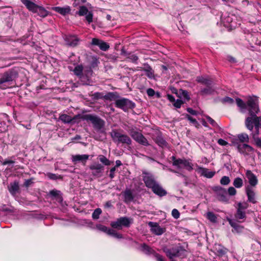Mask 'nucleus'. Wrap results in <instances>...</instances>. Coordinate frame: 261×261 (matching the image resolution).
<instances>
[{
    "instance_id": "bf43d9fd",
    "label": "nucleus",
    "mask_w": 261,
    "mask_h": 261,
    "mask_svg": "<svg viewBox=\"0 0 261 261\" xmlns=\"http://www.w3.org/2000/svg\"><path fill=\"white\" fill-rule=\"evenodd\" d=\"M116 167H114L113 168H112L110 170V174H109V177L112 179L115 176V171H116Z\"/></svg>"
},
{
    "instance_id": "6e6d98bb",
    "label": "nucleus",
    "mask_w": 261,
    "mask_h": 261,
    "mask_svg": "<svg viewBox=\"0 0 261 261\" xmlns=\"http://www.w3.org/2000/svg\"><path fill=\"white\" fill-rule=\"evenodd\" d=\"M172 215L174 218L178 219L179 217L180 214L177 210L173 209L172 211Z\"/></svg>"
},
{
    "instance_id": "cd10ccee",
    "label": "nucleus",
    "mask_w": 261,
    "mask_h": 261,
    "mask_svg": "<svg viewBox=\"0 0 261 261\" xmlns=\"http://www.w3.org/2000/svg\"><path fill=\"white\" fill-rule=\"evenodd\" d=\"M144 66L142 70L146 72V75L150 79L153 78L154 77L153 70L148 64L144 65Z\"/></svg>"
},
{
    "instance_id": "58836bf2",
    "label": "nucleus",
    "mask_w": 261,
    "mask_h": 261,
    "mask_svg": "<svg viewBox=\"0 0 261 261\" xmlns=\"http://www.w3.org/2000/svg\"><path fill=\"white\" fill-rule=\"evenodd\" d=\"M233 185L236 188H241L243 185V179L240 177L234 178L233 181Z\"/></svg>"
},
{
    "instance_id": "39448f33",
    "label": "nucleus",
    "mask_w": 261,
    "mask_h": 261,
    "mask_svg": "<svg viewBox=\"0 0 261 261\" xmlns=\"http://www.w3.org/2000/svg\"><path fill=\"white\" fill-rule=\"evenodd\" d=\"M197 82L203 84L206 86L205 88L200 91V93L202 95L212 94L214 92L215 89L212 86L213 81L208 77H198L197 78Z\"/></svg>"
},
{
    "instance_id": "f257e3e1",
    "label": "nucleus",
    "mask_w": 261,
    "mask_h": 261,
    "mask_svg": "<svg viewBox=\"0 0 261 261\" xmlns=\"http://www.w3.org/2000/svg\"><path fill=\"white\" fill-rule=\"evenodd\" d=\"M236 103L242 112L244 113L247 110L248 111L250 116L246 119V126L251 131H252L254 126L255 130L252 133V137L254 141L259 139V128H261V116H256L259 111L258 97L254 95L249 96L246 103L241 98H237Z\"/></svg>"
},
{
    "instance_id": "e433bc0d",
    "label": "nucleus",
    "mask_w": 261,
    "mask_h": 261,
    "mask_svg": "<svg viewBox=\"0 0 261 261\" xmlns=\"http://www.w3.org/2000/svg\"><path fill=\"white\" fill-rule=\"evenodd\" d=\"M83 67L81 65L76 66L73 70L74 74L79 76L80 78H81L83 75Z\"/></svg>"
},
{
    "instance_id": "ddd939ff",
    "label": "nucleus",
    "mask_w": 261,
    "mask_h": 261,
    "mask_svg": "<svg viewBox=\"0 0 261 261\" xmlns=\"http://www.w3.org/2000/svg\"><path fill=\"white\" fill-rule=\"evenodd\" d=\"M89 169L91 171V175L95 177H100L102 176L104 167L99 163H94L89 166Z\"/></svg>"
},
{
    "instance_id": "69168bd1",
    "label": "nucleus",
    "mask_w": 261,
    "mask_h": 261,
    "mask_svg": "<svg viewBox=\"0 0 261 261\" xmlns=\"http://www.w3.org/2000/svg\"><path fill=\"white\" fill-rule=\"evenodd\" d=\"M255 144L258 147H261V138L254 141Z\"/></svg>"
},
{
    "instance_id": "49530a36",
    "label": "nucleus",
    "mask_w": 261,
    "mask_h": 261,
    "mask_svg": "<svg viewBox=\"0 0 261 261\" xmlns=\"http://www.w3.org/2000/svg\"><path fill=\"white\" fill-rule=\"evenodd\" d=\"M101 213L102 211L100 208L95 209L92 214V218L95 220L98 219L99 218V216Z\"/></svg>"
},
{
    "instance_id": "a878e982",
    "label": "nucleus",
    "mask_w": 261,
    "mask_h": 261,
    "mask_svg": "<svg viewBox=\"0 0 261 261\" xmlns=\"http://www.w3.org/2000/svg\"><path fill=\"white\" fill-rule=\"evenodd\" d=\"M215 253L219 256H222L227 253V249L220 244H215L214 247Z\"/></svg>"
},
{
    "instance_id": "338daca9",
    "label": "nucleus",
    "mask_w": 261,
    "mask_h": 261,
    "mask_svg": "<svg viewBox=\"0 0 261 261\" xmlns=\"http://www.w3.org/2000/svg\"><path fill=\"white\" fill-rule=\"evenodd\" d=\"M14 163L15 162L12 160H5L4 162H3L2 165H6L9 164H14Z\"/></svg>"
},
{
    "instance_id": "20e7f679",
    "label": "nucleus",
    "mask_w": 261,
    "mask_h": 261,
    "mask_svg": "<svg viewBox=\"0 0 261 261\" xmlns=\"http://www.w3.org/2000/svg\"><path fill=\"white\" fill-rule=\"evenodd\" d=\"M83 120L90 121L97 130H101L105 125V121L99 117L91 114H85L81 117Z\"/></svg>"
},
{
    "instance_id": "e2e57ef3",
    "label": "nucleus",
    "mask_w": 261,
    "mask_h": 261,
    "mask_svg": "<svg viewBox=\"0 0 261 261\" xmlns=\"http://www.w3.org/2000/svg\"><path fill=\"white\" fill-rule=\"evenodd\" d=\"M218 143L219 145L225 146L228 144V143L222 139H219L218 140Z\"/></svg>"
},
{
    "instance_id": "a19ab883",
    "label": "nucleus",
    "mask_w": 261,
    "mask_h": 261,
    "mask_svg": "<svg viewBox=\"0 0 261 261\" xmlns=\"http://www.w3.org/2000/svg\"><path fill=\"white\" fill-rule=\"evenodd\" d=\"M238 138L241 142H249V136L247 134L243 133L238 135Z\"/></svg>"
},
{
    "instance_id": "393cba45",
    "label": "nucleus",
    "mask_w": 261,
    "mask_h": 261,
    "mask_svg": "<svg viewBox=\"0 0 261 261\" xmlns=\"http://www.w3.org/2000/svg\"><path fill=\"white\" fill-rule=\"evenodd\" d=\"M51 9L62 15H66L70 12L71 9L69 6H66V7H54Z\"/></svg>"
},
{
    "instance_id": "aec40b11",
    "label": "nucleus",
    "mask_w": 261,
    "mask_h": 261,
    "mask_svg": "<svg viewBox=\"0 0 261 261\" xmlns=\"http://www.w3.org/2000/svg\"><path fill=\"white\" fill-rule=\"evenodd\" d=\"M89 155L88 154H77L72 156L71 159L72 162L75 164L78 162H81L83 165H85L87 161L89 159Z\"/></svg>"
},
{
    "instance_id": "6ab92c4d",
    "label": "nucleus",
    "mask_w": 261,
    "mask_h": 261,
    "mask_svg": "<svg viewBox=\"0 0 261 261\" xmlns=\"http://www.w3.org/2000/svg\"><path fill=\"white\" fill-rule=\"evenodd\" d=\"M246 176L248 180L250 187H255L258 184V179L256 176L250 170H247L246 171Z\"/></svg>"
},
{
    "instance_id": "a211bd4d",
    "label": "nucleus",
    "mask_w": 261,
    "mask_h": 261,
    "mask_svg": "<svg viewBox=\"0 0 261 261\" xmlns=\"http://www.w3.org/2000/svg\"><path fill=\"white\" fill-rule=\"evenodd\" d=\"M148 225L151 227V231L156 235H161L165 231V228L161 227L157 223L149 222Z\"/></svg>"
},
{
    "instance_id": "f03ea898",
    "label": "nucleus",
    "mask_w": 261,
    "mask_h": 261,
    "mask_svg": "<svg viewBox=\"0 0 261 261\" xmlns=\"http://www.w3.org/2000/svg\"><path fill=\"white\" fill-rule=\"evenodd\" d=\"M143 180L145 186L151 189L156 195L162 197L167 194V192L156 181L154 175L151 173L143 171Z\"/></svg>"
},
{
    "instance_id": "4be33fe9",
    "label": "nucleus",
    "mask_w": 261,
    "mask_h": 261,
    "mask_svg": "<svg viewBox=\"0 0 261 261\" xmlns=\"http://www.w3.org/2000/svg\"><path fill=\"white\" fill-rule=\"evenodd\" d=\"M81 116L78 115L72 118L67 114H62L60 116L59 119L64 123H74L76 122V118L78 117L81 118Z\"/></svg>"
},
{
    "instance_id": "7c9ffc66",
    "label": "nucleus",
    "mask_w": 261,
    "mask_h": 261,
    "mask_svg": "<svg viewBox=\"0 0 261 261\" xmlns=\"http://www.w3.org/2000/svg\"><path fill=\"white\" fill-rule=\"evenodd\" d=\"M227 220L231 226L237 231H241L243 229V227L239 225L234 220L231 219H227Z\"/></svg>"
},
{
    "instance_id": "b1692460",
    "label": "nucleus",
    "mask_w": 261,
    "mask_h": 261,
    "mask_svg": "<svg viewBox=\"0 0 261 261\" xmlns=\"http://www.w3.org/2000/svg\"><path fill=\"white\" fill-rule=\"evenodd\" d=\"M21 2L30 11L33 13L36 12L38 9L39 6L30 0H21Z\"/></svg>"
},
{
    "instance_id": "c756f323",
    "label": "nucleus",
    "mask_w": 261,
    "mask_h": 261,
    "mask_svg": "<svg viewBox=\"0 0 261 261\" xmlns=\"http://www.w3.org/2000/svg\"><path fill=\"white\" fill-rule=\"evenodd\" d=\"M141 246L142 247L141 251L147 254H154V253H155L151 247L145 243L142 244Z\"/></svg>"
},
{
    "instance_id": "13d9d810",
    "label": "nucleus",
    "mask_w": 261,
    "mask_h": 261,
    "mask_svg": "<svg viewBox=\"0 0 261 261\" xmlns=\"http://www.w3.org/2000/svg\"><path fill=\"white\" fill-rule=\"evenodd\" d=\"M93 96L94 98L96 99L103 98V96L102 95V94L100 92H96L93 94Z\"/></svg>"
},
{
    "instance_id": "c9c22d12",
    "label": "nucleus",
    "mask_w": 261,
    "mask_h": 261,
    "mask_svg": "<svg viewBox=\"0 0 261 261\" xmlns=\"http://www.w3.org/2000/svg\"><path fill=\"white\" fill-rule=\"evenodd\" d=\"M206 217L212 223H216L217 221V217L216 215L213 212H207L206 214Z\"/></svg>"
},
{
    "instance_id": "052dcab7",
    "label": "nucleus",
    "mask_w": 261,
    "mask_h": 261,
    "mask_svg": "<svg viewBox=\"0 0 261 261\" xmlns=\"http://www.w3.org/2000/svg\"><path fill=\"white\" fill-rule=\"evenodd\" d=\"M147 94L149 96H153L155 94V91L151 88L147 90Z\"/></svg>"
},
{
    "instance_id": "1a4fd4ad",
    "label": "nucleus",
    "mask_w": 261,
    "mask_h": 261,
    "mask_svg": "<svg viewBox=\"0 0 261 261\" xmlns=\"http://www.w3.org/2000/svg\"><path fill=\"white\" fill-rule=\"evenodd\" d=\"M173 165L180 169H186L188 170L192 169V164L185 159H176L174 156L171 157Z\"/></svg>"
},
{
    "instance_id": "0eeeda50",
    "label": "nucleus",
    "mask_w": 261,
    "mask_h": 261,
    "mask_svg": "<svg viewBox=\"0 0 261 261\" xmlns=\"http://www.w3.org/2000/svg\"><path fill=\"white\" fill-rule=\"evenodd\" d=\"M129 133L132 138L138 143L144 146L150 145L147 139L140 132L136 131L134 129L132 128L129 130Z\"/></svg>"
},
{
    "instance_id": "37998d69",
    "label": "nucleus",
    "mask_w": 261,
    "mask_h": 261,
    "mask_svg": "<svg viewBox=\"0 0 261 261\" xmlns=\"http://www.w3.org/2000/svg\"><path fill=\"white\" fill-rule=\"evenodd\" d=\"M108 234L112 236L113 237L117 239L122 238V235L121 234L117 233L116 230L113 229H109V231H108Z\"/></svg>"
},
{
    "instance_id": "ea45409f",
    "label": "nucleus",
    "mask_w": 261,
    "mask_h": 261,
    "mask_svg": "<svg viewBox=\"0 0 261 261\" xmlns=\"http://www.w3.org/2000/svg\"><path fill=\"white\" fill-rule=\"evenodd\" d=\"M124 196L125 198V201H130L133 200V196L130 190H126L124 193Z\"/></svg>"
},
{
    "instance_id": "f3484780",
    "label": "nucleus",
    "mask_w": 261,
    "mask_h": 261,
    "mask_svg": "<svg viewBox=\"0 0 261 261\" xmlns=\"http://www.w3.org/2000/svg\"><path fill=\"white\" fill-rule=\"evenodd\" d=\"M66 44L71 47H75L77 46L80 41V39L75 35H66L64 38Z\"/></svg>"
},
{
    "instance_id": "9b49d317",
    "label": "nucleus",
    "mask_w": 261,
    "mask_h": 261,
    "mask_svg": "<svg viewBox=\"0 0 261 261\" xmlns=\"http://www.w3.org/2000/svg\"><path fill=\"white\" fill-rule=\"evenodd\" d=\"M131 222L130 219L126 217H120L117 219L116 221L111 223V226L115 229L120 230L122 227H128Z\"/></svg>"
},
{
    "instance_id": "423d86ee",
    "label": "nucleus",
    "mask_w": 261,
    "mask_h": 261,
    "mask_svg": "<svg viewBox=\"0 0 261 261\" xmlns=\"http://www.w3.org/2000/svg\"><path fill=\"white\" fill-rule=\"evenodd\" d=\"M115 105L116 107L122 109L125 112H128L129 109H134L136 107L135 102L126 98L116 100Z\"/></svg>"
},
{
    "instance_id": "5701e85b",
    "label": "nucleus",
    "mask_w": 261,
    "mask_h": 261,
    "mask_svg": "<svg viewBox=\"0 0 261 261\" xmlns=\"http://www.w3.org/2000/svg\"><path fill=\"white\" fill-rule=\"evenodd\" d=\"M91 44L98 46L100 49L103 51L107 50L110 47L108 43L97 38H93Z\"/></svg>"
},
{
    "instance_id": "72a5a7b5",
    "label": "nucleus",
    "mask_w": 261,
    "mask_h": 261,
    "mask_svg": "<svg viewBox=\"0 0 261 261\" xmlns=\"http://www.w3.org/2000/svg\"><path fill=\"white\" fill-rule=\"evenodd\" d=\"M18 189L19 186L18 182H14L10 184V187H9V190L11 193L13 194H15Z\"/></svg>"
},
{
    "instance_id": "dca6fc26",
    "label": "nucleus",
    "mask_w": 261,
    "mask_h": 261,
    "mask_svg": "<svg viewBox=\"0 0 261 261\" xmlns=\"http://www.w3.org/2000/svg\"><path fill=\"white\" fill-rule=\"evenodd\" d=\"M237 148L239 152L244 155H250L254 152V149L246 144H239Z\"/></svg>"
},
{
    "instance_id": "680f3d73",
    "label": "nucleus",
    "mask_w": 261,
    "mask_h": 261,
    "mask_svg": "<svg viewBox=\"0 0 261 261\" xmlns=\"http://www.w3.org/2000/svg\"><path fill=\"white\" fill-rule=\"evenodd\" d=\"M154 255L158 261H164L163 256L160 254L155 252L154 253Z\"/></svg>"
},
{
    "instance_id": "4c0bfd02",
    "label": "nucleus",
    "mask_w": 261,
    "mask_h": 261,
    "mask_svg": "<svg viewBox=\"0 0 261 261\" xmlns=\"http://www.w3.org/2000/svg\"><path fill=\"white\" fill-rule=\"evenodd\" d=\"M235 218L237 219H243L246 218V213L245 211L237 208L235 214Z\"/></svg>"
},
{
    "instance_id": "a18cd8bd",
    "label": "nucleus",
    "mask_w": 261,
    "mask_h": 261,
    "mask_svg": "<svg viewBox=\"0 0 261 261\" xmlns=\"http://www.w3.org/2000/svg\"><path fill=\"white\" fill-rule=\"evenodd\" d=\"M46 175L49 179H53V180L62 179V176L61 175L51 173H47Z\"/></svg>"
},
{
    "instance_id": "8fccbe9b",
    "label": "nucleus",
    "mask_w": 261,
    "mask_h": 261,
    "mask_svg": "<svg viewBox=\"0 0 261 261\" xmlns=\"http://www.w3.org/2000/svg\"><path fill=\"white\" fill-rule=\"evenodd\" d=\"M96 228L98 230L104 232L108 234V231H109L110 228H108L107 226L101 225L98 224L96 225Z\"/></svg>"
},
{
    "instance_id": "0e129e2a",
    "label": "nucleus",
    "mask_w": 261,
    "mask_h": 261,
    "mask_svg": "<svg viewBox=\"0 0 261 261\" xmlns=\"http://www.w3.org/2000/svg\"><path fill=\"white\" fill-rule=\"evenodd\" d=\"M167 98L171 102H172V103H173L175 101V98L174 97V96H173L172 95H170V94H167Z\"/></svg>"
},
{
    "instance_id": "09e8293b",
    "label": "nucleus",
    "mask_w": 261,
    "mask_h": 261,
    "mask_svg": "<svg viewBox=\"0 0 261 261\" xmlns=\"http://www.w3.org/2000/svg\"><path fill=\"white\" fill-rule=\"evenodd\" d=\"M230 181L229 177L226 176H223L220 179V184L222 185H227L229 184Z\"/></svg>"
},
{
    "instance_id": "c03bdc74",
    "label": "nucleus",
    "mask_w": 261,
    "mask_h": 261,
    "mask_svg": "<svg viewBox=\"0 0 261 261\" xmlns=\"http://www.w3.org/2000/svg\"><path fill=\"white\" fill-rule=\"evenodd\" d=\"M88 13L87 8L84 6L80 7L79 11L76 12L80 16H84Z\"/></svg>"
},
{
    "instance_id": "473e14b6",
    "label": "nucleus",
    "mask_w": 261,
    "mask_h": 261,
    "mask_svg": "<svg viewBox=\"0 0 261 261\" xmlns=\"http://www.w3.org/2000/svg\"><path fill=\"white\" fill-rule=\"evenodd\" d=\"M39 16L42 17H45L48 15V12L43 7L39 6L38 9L36 10V12Z\"/></svg>"
},
{
    "instance_id": "4468645a",
    "label": "nucleus",
    "mask_w": 261,
    "mask_h": 261,
    "mask_svg": "<svg viewBox=\"0 0 261 261\" xmlns=\"http://www.w3.org/2000/svg\"><path fill=\"white\" fill-rule=\"evenodd\" d=\"M151 138L159 146L162 148L168 147V144L163 138L161 132H157L156 133L153 134L151 135Z\"/></svg>"
},
{
    "instance_id": "7ed1b4c3",
    "label": "nucleus",
    "mask_w": 261,
    "mask_h": 261,
    "mask_svg": "<svg viewBox=\"0 0 261 261\" xmlns=\"http://www.w3.org/2000/svg\"><path fill=\"white\" fill-rule=\"evenodd\" d=\"M110 136L113 141L117 143L122 145H130L132 141L130 138L126 134H122L119 129H114L110 133Z\"/></svg>"
},
{
    "instance_id": "de8ad7c7",
    "label": "nucleus",
    "mask_w": 261,
    "mask_h": 261,
    "mask_svg": "<svg viewBox=\"0 0 261 261\" xmlns=\"http://www.w3.org/2000/svg\"><path fill=\"white\" fill-rule=\"evenodd\" d=\"M249 205L246 202H239L238 203V208L241 210L245 211L248 207Z\"/></svg>"
},
{
    "instance_id": "2f4dec72",
    "label": "nucleus",
    "mask_w": 261,
    "mask_h": 261,
    "mask_svg": "<svg viewBox=\"0 0 261 261\" xmlns=\"http://www.w3.org/2000/svg\"><path fill=\"white\" fill-rule=\"evenodd\" d=\"M122 54L127 56V58L133 62H136L138 60V57L135 54L130 53L127 54L123 49L121 50Z\"/></svg>"
},
{
    "instance_id": "3c124183",
    "label": "nucleus",
    "mask_w": 261,
    "mask_h": 261,
    "mask_svg": "<svg viewBox=\"0 0 261 261\" xmlns=\"http://www.w3.org/2000/svg\"><path fill=\"white\" fill-rule=\"evenodd\" d=\"M206 119L208 121V122L214 127L219 128V125L218 124L215 122V121L212 118H211L209 116L206 117Z\"/></svg>"
},
{
    "instance_id": "412c9836",
    "label": "nucleus",
    "mask_w": 261,
    "mask_h": 261,
    "mask_svg": "<svg viewBox=\"0 0 261 261\" xmlns=\"http://www.w3.org/2000/svg\"><path fill=\"white\" fill-rule=\"evenodd\" d=\"M197 171L201 176L207 178H212L216 174L215 171H210L208 169L203 167H198Z\"/></svg>"
},
{
    "instance_id": "4d7b16f0",
    "label": "nucleus",
    "mask_w": 261,
    "mask_h": 261,
    "mask_svg": "<svg viewBox=\"0 0 261 261\" xmlns=\"http://www.w3.org/2000/svg\"><path fill=\"white\" fill-rule=\"evenodd\" d=\"M223 102L228 103H233L234 102V100L232 98H230L229 97H225L222 100Z\"/></svg>"
},
{
    "instance_id": "2eb2a0df",
    "label": "nucleus",
    "mask_w": 261,
    "mask_h": 261,
    "mask_svg": "<svg viewBox=\"0 0 261 261\" xmlns=\"http://www.w3.org/2000/svg\"><path fill=\"white\" fill-rule=\"evenodd\" d=\"M246 194L247 196V201L253 204L257 203L256 194L253 188L247 186L245 189Z\"/></svg>"
},
{
    "instance_id": "603ef678",
    "label": "nucleus",
    "mask_w": 261,
    "mask_h": 261,
    "mask_svg": "<svg viewBox=\"0 0 261 261\" xmlns=\"http://www.w3.org/2000/svg\"><path fill=\"white\" fill-rule=\"evenodd\" d=\"M86 19L89 23L93 21V14L91 12H88L86 16Z\"/></svg>"
},
{
    "instance_id": "774afa93",
    "label": "nucleus",
    "mask_w": 261,
    "mask_h": 261,
    "mask_svg": "<svg viewBox=\"0 0 261 261\" xmlns=\"http://www.w3.org/2000/svg\"><path fill=\"white\" fill-rule=\"evenodd\" d=\"M85 72L87 76H88L90 74H92V70L90 67L88 68V70H85Z\"/></svg>"
},
{
    "instance_id": "6e6552de",
    "label": "nucleus",
    "mask_w": 261,
    "mask_h": 261,
    "mask_svg": "<svg viewBox=\"0 0 261 261\" xmlns=\"http://www.w3.org/2000/svg\"><path fill=\"white\" fill-rule=\"evenodd\" d=\"M18 76L17 72L14 69H10L3 73L0 77V85L14 81Z\"/></svg>"
},
{
    "instance_id": "5fc2aeb1",
    "label": "nucleus",
    "mask_w": 261,
    "mask_h": 261,
    "mask_svg": "<svg viewBox=\"0 0 261 261\" xmlns=\"http://www.w3.org/2000/svg\"><path fill=\"white\" fill-rule=\"evenodd\" d=\"M183 103V101L178 99L176 101H175V102L173 103V105L176 108H180L181 105Z\"/></svg>"
},
{
    "instance_id": "c85d7f7f",
    "label": "nucleus",
    "mask_w": 261,
    "mask_h": 261,
    "mask_svg": "<svg viewBox=\"0 0 261 261\" xmlns=\"http://www.w3.org/2000/svg\"><path fill=\"white\" fill-rule=\"evenodd\" d=\"M119 96L117 92H109L103 96V99L110 101L117 100Z\"/></svg>"
},
{
    "instance_id": "79ce46f5",
    "label": "nucleus",
    "mask_w": 261,
    "mask_h": 261,
    "mask_svg": "<svg viewBox=\"0 0 261 261\" xmlns=\"http://www.w3.org/2000/svg\"><path fill=\"white\" fill-rule=\"evenodd\" d=\"M98 158L99 161L106 166H109L111 164V162L103 155H99Z\"/></svg>"
},
{
    "instance_id": "9d476101",
    "label": "nucleus",
    "mask_w": 261,
    "mask_h": 261,
    "mask_svg": "<svg viewBox=\"0 0 261 261\" xmlns=\"http://www.w3.org/2000/svg\"><path fill=\"white\" fill-rule=\"evenodd\" d=\"M163 251L170 259H172L174 257L181 256L185 251L179 247H175L172 248H168L166 247L163 248Z\"/></svg>"
},
{
    "instance_id": "bb28decb",
    "label": "nucleus",
    "mask_w": 261,
    "mask_h": 261,
    "mask_svg": "<svg viewBox=\"0 0 261 261\" xmlns=\"http://www.w3.org/2000/svg\"><path fill=\"white\" fill-rule=\"evenodd\" d=\"M49 196L53 198L56 199L58 202H62L63 200L62 197L61 196V192L57 190H51L49 193Z\"/></svg>"
},
{
    "instance_id": "f8f14e48",
    "label": "nucleus",
    "mask_w": 261,
    "mask_h": 261,
    "mask_svg": "<svg viewBox=\"0 0 261 261\" xmlns=\"http://www.w3.org/2000/svg\"><path fill=\"white\" fill-rule=\"evenodd\" d=\"M213 190L216 193L217 198L219 200L226 203L229 202L227 192L224 188L220 186H215L213 187Z\"/></svg>"
},
{
    "instance_id": "864d4df0",
    "label": "nucleus",
    "mask_w": 261,
    "mask_h": 261,
    "mask_svg": "<svg viewBox=\"0 0 261 261\" xmlns=\"http://www.w3.org/2000/svg\"><path fill=\"white\" fill-rule=\"evenodd\" d=\"M228 193L230 196H234L237 193L236 189L233 187H230L228 189Z\"/></svg>"
},
{
    "instance_id": "f704fd0d",
    "label": "nucleus",
    "mask_w": 261,
    "mask_h": 261,
    "mask_svg": "<svg viewBox=\"0 0 261 261\" xmlns=\"http://www.w3.org/2000/svg\"><path fill=\"white\" fill-rule=\"evenodd\" d=\"M177 96L180 98H184L188 101H189L190 99L188 92L182 89H179V94L177 95Z\"/></svg>"
}]
</instances>
